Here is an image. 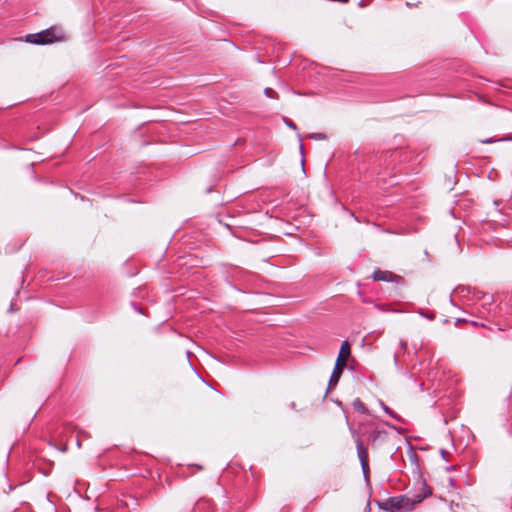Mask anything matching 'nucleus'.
<instances>
[{"label":"nucleus","mask_w":512,"mask_h":512,"mask_svg":"<svg viewBox=\"0 0 512 512\" xmlns=\"http://www.w3.org/2000/svg\"><path fill=\"white\" fill-rule=\"evenodd\" d=\"M399 151L395 150H383L382 152H374L372 150L355 151L356 159L358 161L368 162L370 165L378 166L379 168L388 169L391 166V162L394 158H398Z\"/></svg>","instance_id":"f257e3e1"},{"label":"nucleus","mask_w":512,"mask_h":512,"mask_svg":"<svg viewBox=\"0 0 512 512\" xmlns=\"http://www.w3.org/2000/svg\"><path fill=\"white\" fill-rule=\"evenodd\" d=\"M55 40H57V37L52 28L45 29L38 33H32V34L26 35V41L29 43H32V44H36V45L51 44Z\"/></svg>","instance_id":"f03ea898"},{"label":"nucleus","mask_w":512,"mask_h":512,"mask_svg":"<svg viewBox=\"0 0 512 512\" xmlns=\"http://www.w3.org/2000/svg\"><path fill=\"white\" fill-rule=\"evenodd\" d=\"M248 272L241 269V268H238V267H233L230 271L227 272V275L225 277V281L227 283V285L234 289L235 291H238L240 293H246V291L242 288H240L239 286H237L234 281H242L245 279L246 276H248Z\"/></svg>","instance_id":"7ed1b4c3"},{"label":"nucleus","mask_w":512,"mask_h":512,"mask_svg":"<svg viewBox=\"0 0 512 512\" xmlns=\"http://www.w3.org/2000/svg\"><path fill=\"white\" fill-rule=\"evenodd\" d=\"M431 495L432 488L427 485L425 480H423L418 491H416L411 496L409 495V505L411 506V510H413L416 507V505H418Z\"/></svg>","instance_id":"20e7f679"},{"label":"nucleus","mask_w":512,"mask_h":512,"mask_svg":"<svg viewBox=\"0 0 512 512\" xmlns=\"http://www.w3.org/2000/svg\"><path fill=\"white\" fill-rule=\"evenodd\" d=\"M346 367V364L345 363H340V360H336L335 362V365H334V368H333V371L331 373V376H330V379H329V382H328V388L326 390V394L328 393V391L334 387L337 386V384L339 383V380L343 374V371Z\"/></svg>","instance_id":"39448f33"},{"label":"nucleus","mask_w":512,"mask_h":512,"mask_svg":"<svg viewBox=\"0 0 512 512\" xmlns=\"http://www.w3.org/2000/svg\"><path fill=\"white\" fill-rule=\"evenodd\" d=\"M394 512H410L411 506L409 505V495L403 494L399 496H393Z\"/></svg>","instance_id":"423d86ee"},{"label":"nucleus","mask_w":512,"mask_h":512,"mask_svg":"<svg viewBox=\"0 0 512 512\" xmlns=\"http://www.w3.org/2000/svg\"><path fill=\"white\" fill-rule=\"evenodd\" d=\"M394 278H398V276L392 272L383 271L380 269H376L372 274V279L374 281L392 282Z\"/></svg>","instance_id":"0eeeda50"},{"label":"nucleus","mask_w":512,"mask_h":512,"mask_svg":"<svg viewBox=\"0 0 512 512\" xmlns=\"http://www.w3.org/2000/svg\"><path fill=\"white\" fill-rule=\"evenodd\" d=\"M351 355L350 344L348 340H344L340 346V350L338 353V357L336 360H340V363H345L347 365V360Z\"/></svg>","instance_id":"6e6552de"},{"label":"nucleus","mask_w":512,"mask_h":512,"mask_svg":"<svg viewBox=\"0 0 512 512\" xmlns=\"http://www.w3.org/2000/svg\"><path fill=\"white\" fill-rule=\"evenodd\" d=\"M355 444H356L357 456L359 458L360 464L368 462L367 449L364 447L363 442L359 436H357L355 438Z\"/></svg>","instance_id":"1a4fd4ad"},{"label":"nucleus","mask_w":512,"mask_h":512,"mask_svg":"<svg viewBox=\"0 0 512 512\" xmlns=\"http://www.w3.org/2000/svg\"><path fill=\"white\" fill-rule=\"evenodd\" d=\"M386 436L387 432L385 430L375 429L370 433L368 440L374 446L379 440H384Z\"/></svg>","instance_id":"9d476101"},{"label":"nucleus","mask_w":512,"mask_h":512,"mask_svg":"<svg viewBox=\"0 0 512 512\" xmlns=\"http://www.w3.org/2000/svg\"><path fill=\"white\" fill-rule=\"evenodd\" d=\"M379 405L381 406L382 410L391 418L395 419L398 422H403V418L399 414L394 412L390 407H388L382 400H379Z\"/></svg>","instance_id":"9b49d317"},{"label":"nucleus","mask_w":512,"mask_h":512,"mask_svg":"<svg viewBox=\"0 0 512 512\" xmlns=\"http://www.w3.org/2000/svg\"><path fill=\"white\" fill-rule=\"evenodd\" d=\"M377 506L387 512H394V505L392 497L387 498L385 501H376Z\"/></svg>","instance_id":"f8f14e48"},{"label":"nucleus","mask_w":512,"mask_h":512,"mask_svg":"<svg viewBox=\"0 0 512 512\" xmlns=\"http://www.w3.org/2000/svg\"><path fill=\"white\" fill-rule=\"evenodd\" d=\"M352 406L358 413L370 415V411L366 408L365 404L360 400V398L354 399Z\"/></svg>","instance_id":"ddd939ff"},{"label":"nucleus","mask_w":512,"mask_h":512,"mask_svg":"<svg viewBox=\"0 0 512 512\" xmlns=\"http://www.w3.org/2000/svg\"><path fill=\"white\" fill-rule=\"evenodd\" d=\"M472 290H473V287H470V286H465V285H460L458 286L455 291L460 294L461 296L463 297H466L468 296L469 294L472 293Z\"/></svg>","instance_id":"4468645a"},{"label":"nucleus","mask_w":512,"mask_h":512,"mask_svg":"<svg viewBox=\"0 0 512 512\" xmlns=\"http://www.w3.org/2000/svg\"><path fill=\"white\" fill-rule=\"evenodd\" d=\"M482 306H491L494 303V296L492 294H481Z\"/></svg>","instance_id":"2eb2a0df"},{"label":"nucleus","mask_w":512,"mask_h":512,"mask_svg":"<svg viewBox=\"0 0 512 512\" xmlns=\"http://www.w3.org/2000/svg\"><path fill=\"white\" fill-rule=\"evenodd\" d=\"M307 136H308V138H310L312 140H316V141L326 140L328 138L327 134H325L323 132H313V133H309Z\"/></svg>","instance_id":"dca6fc26"},{"label":"nucleus","mask_w":512,"mask_h":512,"mask_svg":"<svg viewBox=\"0 0 512 512\" xmlns=\"http://www.w3.org/2000/svg\"><path fill=\"white\" fill-rule=\"evenodd\" d=\"M361 465V469H362V472H363V477H364V480L367 484H369L370 482V477H369V472H370V469H369V462H365V463H362L360 464Z\"/></svg>","instance_id":"f3484780"},{"label":"nucleus","mask_w":512,"mask_h":512,"mask_svg":"<svg viewBox=\"0 0 512 512\" xmlns=\"http://www.w3.org/2000/svg\"><path fill=\"white\" fill-rule=\"evenodd\" d=\"M297 138L299 141V150H300V154H301V166H302V169L304 170L305 160H304V147H303V143H302V141H303L302 135L300 133H298Z\"/></svg>","instance_id":"a211bd4d"},{"label":"nucleus","mask_w":512,"mask_h":512,"mask_svg":"<svg viewBox=\"0 0 512 512\" xmlns=\"http://www.w3.org/2000/svg\"><path fill=\"white\" fill-rule=\"evenodd\" d=\"M418 314H419L421 317L426 318V319H428V320H430V321H433V320L435 319V317H436L434 313H432V312H427V311H424V310H422V309H420V310L418 311Z\"/></svg>","instance_id":"6ab92c4d"},{"label":"nucleus","mask_w":512,"mask_h":512,"mask_svg":"<svg viewBox=\"0 0 512 512\" xmlns=\"http://www.w3.org/2000/svg\"><path fill=\"white\" fill-rule=\"evenodd\" d=\"M471 294H472V300L481 301V294H485V293L477 290L476 288H473Z\"/></svg>","instance_id":"aec40b11"},{"label":"nucleus","mask_w":512,"mask_h":512,"mask_svg":"<svg viewBox=\"0 0 512 512\" xmlns=\"http://www.w3.org/2000/svg\"><path fill=\"white\" fill-rule=\"evenodd\" d=\"M264 94L268 98H275L277 96L276 91L274 89H272V88H269V87L264 89Z\"/></svg>","instance_id":"412c9836"},{"label":"nucleus","mask_w":512,"mask_h":512,"mask_svg":"<svg viewBox=\"0 0 512 512\" xmlns=\"http://www.w3.org/2000/svg\"><path fill=\"white\" fill-rule=\"evenodd\" d=\"M283 121H284V123L286 124L287 127L291 128L293 130L297 129L296 124L291 119H289L287 117H283Z\"/></svg>","instance_id":"4be33fe9"},{"label":"nucleus","mask_w":512,"mask_h":512,"mask_svg":"<svg viewBox=\"0 0 512 512\" xmlns=\"http://www.w3.org/2000/svg\"><path fill=\"white\" fill-rule=\"evenodd\" d=\"M202 506H205L207 508L210 507V503L209 502H201V501H198L195 506H194V511L196 510H200Z\"/></svg>","instance_id":"5701e85b"},{"label":"nucleus","mask_w":512,"mask_h":512,"mask_svg":"<svg viewBox=\"0 0 512 512\" xmlns=\"http://www.w3.org/2000/svg\"><path fill=\"white\" fill-rule=\"evenodd\" d=\"M480 142L483 144H491V143L498 142V141L494 137H489V138L482 139Z\"/></svg>","instance_id":"b1692460"},{"label":"nucleus","mask_w":512,"mask_h":512,"mask_svg":"<svg viewBox=\"0 0 512 512\" xmlns=\"http://www.w3.org/2000/svg\"><path fill=\"white\" fill-rule=\"evenodd\" d=\"M342 210L345 211L350 217L354 218L357 222H359V219L354 215V213L352 211L348 210L343 205H342Z\"/></svg>","instance_id":"393cba45"},{"label":"nucleus","mask_w":512,"mask_h":512,"mask_svg":"<svg viewBox=\"0 0 512 512\" xmlns=\"http://www.w3.org/2000/svg\"><path fill=\"white\" fill-rule=\"evenodd\" d=\"M131 305H132V307L134 308V310H135L136 312H138V313H140V314H144V312H143L142 308H141V307H139V306L137 305V303H135V302H131Z\"/></svg>","instance_id":"a878e982"},{"label":"nucleus","mask_w":512,"mask_h":512,"mask_svg":"<svg viewBox=\"0 0 512 512\" xmlns=\"http://www.w3.org/2000/svg\"><path fill=\"white\" fill-rule=\"evenodd\" d=\"M497 141H500V142L512 141V136L511 135H507V136H504V137H501V138L497 139Z\"/></svg>","instance_id":"bb28decb"},{"label":"nucleus","mask_w":512,"mask_h":512,"mask_svg":"<svg viewBox=\"0 0 512 512\" xmlns=\"http://www.w3.org/2000/svg\"><path fill=\"white\" fill-rule=\"evenodd\" d=\"M468 320L465 318H457L455 324L458 325L459 323H467Z\"/></svg>","instance_id":"cd10ccee"},{"label":"nucleus","mask_w":512,"mask_h":512,"mask_svg":"<svg viewBox=\"0 0 512 512\" xmlns=\"http://www.w3.org/2000/svg\"><path fill=\"white\" fill-rule=\"evenodd\" d=\"M455 470H456V467L454 465L445 467V471L446 472H452V471H455Z\"/></svg>","instance_id":"c85d7f7f"},{"label":"nucleus","mask_w":512,"mask_h":512,"mask_svg":"<svg viewBox=\"0 0 512 512\" xmlns=\"http://www.w3.org/2000/svg\"><path fill=\"white\" fill-rule=\"evenodd\" d=\"M407 342L405 340H401L400 341V346L403 350H406L407 349Z\"/></svg>","instance_id":"c756f323"},{"label":"nucleus","mask_w":512,"mask_h":512,"mask_svg":"<svg viewBox=\"0 0 512 512\" xmlns=\"http://www.w3.org/2000/svg\"><path fill=\"white\" fill-rule=\"evenodd\" d=\"M440 454L444 460H447V458H446L447 451L445 449H440Z\"/></svg>","instance_id":"7c9ffc66"},{"label":"nucleus","mask_w":512,"mask_h":512,"mask_svg":"<svg viewBox=\"0 0 512 512\" xmlns=\"http://www.w3.org/2000/svg\"><path fill=\"white\" fill-rule=\"evenodd\" d=\"M469 323H470L471 325H473V326H479V325H480V326H484V324H480L479 322L474 321V320L469 321Z\"/></svg>","instance_id":"2f4dec72"},{"label":"nucleus","mask_w":512,"mask_h":512,"mask_svg":"<svg viewBox=\"0 0 512 512\" xmlns=\"http://www.w3.org/2000/svg\"><path fill=\"white\" fill-rule=\"evenodd\" d=\"M385 425H387L388 427L392 428V429H397L395 425L389 423V422H385Z\"/></svg>","instance_id":"473e14b6"},{"label":"nucleus","mask_w":512,"mask_h":512,"mask_svg":"<svg viewBox=\"0 0 512 512\" xmlns=\"http://www.w3.org/2000/svg\"><path fill=\"white\" fill-rule=\"evenodd\" d=\"M393 361H394L395 366L398 367V357H397V355H394Z\"/></svg>","instance_id":"72a5a7b5"},{"label":"nucleus","mask_w":512,"mask_h":512,"mask_svg":"<svg viewBox=\"0 0 512 512\" xmlns=\"http://www.w3.org/2000/svg\"><path fill=\"white\" fill-rule=\"evenodd\" d=\"M13 311H14V304L11 303L9 306V312H13Z\"/></svg>","instance_id":"f704fd0d"},{"label":"nucleus","mask_w":512,"mask_h":512,"mask_svg":"<svg viewBox=\"0 0 512 512\" xmlns=\"http://www.w3.org/2000/svg\"><path fill=\"white\" fill-rule=\"evenodd\" d=\"M13 490H14V486L9 485V487H8V493H10V492H11V491H13Z\"/></svg>","instance_id":"c9c22d12"},{"label":"nucleus","mask_w":512,"mask_h":512,"mask_svg":"<svg viewBox=\"0 0 512 512\" xmlns=\"http://www.w3.org/2000/svg\"><path fill=\"white\" fill-rule=\"evenodd\" d=\"M419 388L423 391L424 390V383H419Z\"/></svg>","instance_id":"e433bc0d"},{"label":"nucleus","mask_w":512,"mask_h":512,"mask_svg":"<svg viewBox=\"0 0 512 512\" xmlns=\"http://www.w3.org/2000/svg\"><path fill=\"white\" fill-rule=\"evenodd\" d=\"M364 5H365V4H364V0H360V2H359V6H360V7H364Z\"/></svg>","instance_id":"4c0bfd02"},{"label":"nucleus","mask_w":512,"mask_h":512,"mask_svg":"<svg viewBox=\"0 0 512 512\" xmlns=\"http://www.w3.org/2000/svg\"><path fill=\"white\" fill-rule=\"evenodd\" d=\"M449 302H450L452 305H454L452 295H450V296H449Z\"/></svg>","instance_id":"58836bf2"},{"label":"nucleus","mask_w":512,"mask_h":512,"mask_svg":"<svg viewBox=\"0 0 512 512\" xmlns=\"http://www.w3.org/2000/svg\"><path fill=\"white\" fill-rule=\"evenodd\" d=\"M449 483H450V485H452V486H453V485H454V480H453L452 478H450V479H449Z\"/></svg>","instance_id":"ea45409f"},{"label":"nucleus","mask_w":512,"mask_h":512,"mask_svg":"<svg viewBox=\"0 0 512 512\" xmlns=\"http://www.w3.org/2000/svg\"><path fill=\"white\" fill-rule=\"evenodd\" d=\"M367 509L370 510V500L367 502Z\"/></svg>","instance_id":"a19ab883"},{"label":"nucleus","mask_w":512,"mask_h":512,"mask_svg":"<svg viewBox=\"0 0 512 512\" xmlns=\"http://www.w3.org/2000/svg\"><path fill=\"white\" fill-rule=\"evenodd\" d=\"M493 204H494L495 206H498L499 202H498L497 200H495V201H493Z\"/></svg>","instance_id":"79ce46f5"},{"label":"nucleus","mask_w":512,"mask_h":512,"mask_svg":"<svg viewBox=\"0 0 512 512\" xmlns=\"http://www.w3.org/2000/svg\"><path fill=\"white\" fill-rule=\"evenodd\" d=\"M349 430H351V431H352V434H353V436H354V435H355V431H354V430H352V427H349Z\"/></svg>","instance_id":"37998d69"},{"label":"nucleus","mask_w":512,"mask_h":512,"mask_svg":"<svg viewBox=\"0 0 512 512\" xmlns=\"http://www.w3.org/2000/svg\"><path fill=\"white\" fill-rule=\"evenodd\" d=\"M425 256H426V257H429V253H428V251H427V250H425Z\"/></svg>","instance_id":"c03bdc74"},{"label":"nucleus","mask_w":512,"mask_h":512,"mask_svg":"<svg viewBox=\"0 0 512 512\" xmlns=\"http://www.w3.org/2000/svg\"><path fill=\"white\" fill-rule=\"evenodd\" d=\"M508 433H509V435L512 437V431H511V430H509V431H508Z\"/></svg>","instance_id":"a18cd8bd"}]
</instances>
